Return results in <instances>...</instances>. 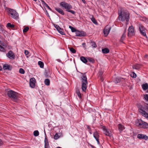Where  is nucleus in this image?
<instances>
[{
	"instance_id": "nucleus-1",
	"label": "nucleus",
	"mask_w": 148,
	"mask_h": 148,
	"mask_svg": "<svg viewBox=\"0 0 148 148\" xmlns=\"http://www.w3.org/2000/svg\"><path fill=\"white\" fill-rule=\"evenodd\" d=\"M118 18L120 21L123 22L126 21V24L128 23L130 18V14L126 10H121L119 12Z\"/></svg>"
},
{
	"instance_id": "nucleus-2",
	"label": "nucleus",
	"mask_w": 148,
	"mask_h": 148,
	"mask_svg": "<svg viewBox=\"0 0 148 148\" xmlns=\"http://www.w3.org/2000/svg\"><path fill=\"white\" fill-rule=\"evenodd\" d=\"M60 5L63 7L64 8L66 9V11L70 12L73 14H75V12L74 11L70 10L72 8V7L70 4L66 3L64 1H63L60 2Z\"/></svg>"
},
{
	"instance_id": "nucleus-3",
	"label": "nucleus",
	"mask_w": 148,
	"mask_h": 148,
	"mask_svg": "<svg viewBox=\"0 0 148 148\" xmlns=\"http://www.w3.org/2000/svg\"><path fill=\"white\" fill-rule=\"evenodd\" d=\"M86 73H82L83 75L82 77L81 81L82 82V91L84 92L86 91V85L88 82L87 80L86 76L85 75Z\"/></svg>"
},
{
	"instance_id": "nucleus-4",
	"label": "nucleus",
	"mask_w": 148,
	"mask_h": 148,
	"mask_svg": "<svg viewBox=\"0 0 148 148\" xmlns=\"http://www.w3.org/2000/svg\"><path fill=\"white\" fill-rule=\"evenodd\" d=\"M17 94L16 92L12 90L8 91L7 92L8 96L14 101H16L17 100Z\"/></svg>"
},
{
	"instance_id": "nucleus-5",
	"label": "nucleus",
	"mask_w": 148,
	"mask_h": 148,
	"mask_svg": "<svg viewBox=\"0 0 148 148\" xmlns=\"http://www.w3.org/2000/svg\"><path fill=\"white\" fill-rule=\"evenodd\" d=\"M7 11L8 13L10 14L12 17L14 19L17 18L18 15L16 11L10 8H7Z\"/></svg>"
},
{
	"instance_id": "nucleus-6",
	"label": "nucleus",
	"mask_w": 148,
	"mask_h": 148,
	"mask_svg": "<svg viewBox=\"0 0 148 148\" xmlns=\"http://www.w3.org/2000/svg\"><path fill=\"white\" fill-rule=\"evenodd\" d=\"M101 128L103 130L104 134L106 135L109 136H112L111 131L106 129L105 126L101 125Z\"/></svg>"
},
{
	"instance_id": "nucleus-7",
	"label": "nucleus",
	"mask_w": 148,
	"mask_h": 148,
	"mask_svg": "<svg viewBox=\"0 0 148 148\" xmlns=\"http://www.w3.org/2000/svg\"><path fill=\"white\" fill-rule=\"evenodd\" d=\"M146 29L142 25H140L139 26V31L141 34L143 36L145 37L146 38H147L146 33Z\"/></svg>"
},
{
	"instance_id": "nucleus-8",
	"label": "nucleus",
	"mask_w": 148,
	"mask_h": 148,
	"mask_svg": "<svg viewBox=\"0 0 148 148\" xmlns=\"http://www.w3.org/2000/svg\"><path fill=\"white\" fill-rule=\"evenodd\" d=\"M6 56L9 59H14L15 56L14 53L11 50L9 51L6 54Z\"/></svg>"
},
{
	"instance_id": "nucleus-9",
	"label": "nucleus",
	"mask_w": 148,
	"mask_h": 148,
	"mask_svg": "<svg viewBox=\"0 0 148 148\" xmlns=\"http://www.w3.org/2000/svg\"><path fill=\"white\" fill-rule=\"evenodd\" d=\"M140 120L141 122L139 121V127L145 129L148 128V123L146 122L142 121L141 120Z\"/></svg>"
},
{
	"instance_id": "nucleus-10",
	"label": "nucleus",
	"mask_w": 148,
	"mask_h": 148,
	"mask_svg": "<svg viewBox=\"0 0 148 148\" xmlns=\"http://www.w3.org/2000/svg\"><path fill=\"white\" fill-rule=\"evenodd\" d=\"M110 29V27L108 26L107 25L103 29V32L104 35L106 36H108L109 33Z\"/></svg>"
},
{
	"instance_id": "nucleus-11",
	"label": "nucleus",
	"mask_w": 148,
	"mask_h": 148,
	"mask_svg": "<svg viewBox=\"0 0 148 148\" xmlns=\"http://www.w3.org/2000/svg\"><path fill=\"white\" fill-rule=\"evenodd\" d=\"M36 79L34 77L30 79L29 82V85L32 88H34L35 86Z\"/></svg>"
},
{
	"instance_id": "nucleus-12",
	"label": "nucleus",
	"mask_w": 148,
	"mask_h": 148,
	"mask_svg": "<svg viewBox=\"0 0 148 148\" xmlns=\"http://www.w3.org/2000/svg\"><path fill=\"white\" fill-rule=\"evenodd\" d=\"M134 29L132 26H130L129 28L128 33V36L131 37L134 34Z\"/></svg>"
},
{
	"instance_id": "nucleus-13",
	"label": "nucleus",
	"mask_w": 148,
	"mask_h": 148,
	"mask_svg": "<svg viewBox=\"0 0 148 148\" xmlns=\"http://www.w3.org/2000/svg\"><path fill=\"white\" fill-rule=\"evenodd\" d=\"M93 134V136L97 141L98 144H100V143L99 139V135L97 131H96L95 132H94Z\"/></svg>"
},
{
	"instance_id": "nucleus-14",
	"label": "nucleus",
	"mask_w": 148,
	"mask_h": 148,
	"mask_svg": "<svg viewBox=\"0 0 148 148\" xmlns=\"http://www.w3.org/2000/svg\"><path fill=\"white\" fill-rule=\"evenodd\" d=\"M86 35V33L84 32H80L77 30L76 32V36H85Z\"/></svg>"
},
{
	"instance_id": "nucleus-15",
	"label": "nucleus",
	"mask_w": 148,
	"mask_h": 148,
	"mask_svg": "<svg viewBox=\"0 0 148 148\" xmlns=\"http://www.w3.org/2000/svg\"><path fill=\"white\" fill-rule=\"evenodd\" d=\"M3 68L4 70H11L12 69V66L7 64H5L3 65Z\"/></svg>"
},
{
	"instance_id": "nucleus-16",
	"label": "nucleus",
	"mask_w": 148,
	"mask_h": 148,
	"mask_svg": "<svg viewBox=\"0 0 148 148\" xmlns=\"http://www.w3.org/2000/svg\"><path fill=\"white\" fill-rule=\"evenodd\" d=\"M139 112L142 115L148 119V113L146 112L145 111L140 109Z\"/></svg>"
},
{
	"instance_id": "nucleus-17",
	"label": "nucleus",
	"mask_w": 148,
	"mask_h": 148,
	"mask_svg": "<svg viewBox=\"0 0 148 148\" xmlns=\"http://www.w3.org/2000/svg\"><path fill=\"white\" fill-rule=\"evenodd\" d=\"M139 139L147 140L148 139V136L145 135L139 134Z\"/></svg>"
},
{
	"instance_id": "nucleus-18",
	"label": "nucleus",
	"mask_w": 148,
	"mask_h": 148,
	"mask_svg": "<svg viewBox=\"0 0 148 148\" xmlns=\"http://www.w3.org/2000/svg\"><path fill=\"white\" fill-rule=\"evenodd\" d=\"M55 9L59 13L62 15H64V13L63 10L60 8H55Z\"/></svg>"
},
{
	"instance_id": "nucleus-19",
	"label": "nucleus",
	"mask_w": 148,
	"mask_h": 148,
	"mask_svg": "<svg viewBox=\"0 0 148 148\" xmlns=\"http://www.w3.org/2000/svg\"><path fill=\"white\" fill-rule=\"evenodd\" d=\"M142 87L143 90H146L148 89V84L147 83L143 84L142 85Z\"/></svg>"
},
{
	"instance_id": "nucleus-20",
	"label": "nucleus",
	"mask_w": 148,
	"mask_h": 148,
	"mask_svg": "<svg viewBox=\"0 0 148 148\" xmlns=\"http://www.w3.org/2000/svg\"><path fill=\"white\" fill-rule=\"evenodd\" d=\"M126 32V30H125L124 33L123 34L122 36L121 37V38L120 39V41L122 42H123V40L125 39V36H126V35H125V33Z\"/></svg>"
},
{
	"instance_id": "nucleus-21",
	"label": "nucleus",
	"mask_w": 148,
	"mask_h": 148,
	"mask_svg": "<svg viewBox=\"0 0 148 148\" xmlns=\"http://www.w3.org/2000/svg\"><path fill=\"white\" fill-rule=\"evenodd\" d=\"M75 92L77 95H78V97H79L80 99H81L82 95L80 93L79 90L77 88H76V89Z\"/></svg>"
},
{
	"instance_id": "nucleus-22",
	"label": "nucleus",
	"mask_w": 148,
	"mask_h": 148,
	"mask_svg": "<svg viewBox=\"0 0 148 148\" xmlns=\"http://www.w3.org/2000/svg\"><path fill=\"white\" fill-rule=\"evenodd\" d=\"M102 51L103 53L107 54L109 53L110 51L108 48H105L102 49Z\"/></svg>"
},
{
	"instance_id": "nucleus-23",
	"label": "nucleus",
	"mask_w": 148,
	"mask_h": 148,
	"mask_svg": "<svg viewBox=\"0 0 148 148\" xmlns=\"http://www.w3.org/2000/svg\"><path fill=\"white\" fill-rule=\"evenodd\" d=\"M81 60L83 63H86L87 62V60L86 58L83 56H81L80 57Z\"/></svg>"
},
{
	"instance_id": "nucleus-24",
	"label": "nucleus",
	"mask_w": 148,
	"mask_h": 148,
	"mask_svg": "<svg viewBox=\"0 0 148 148\" xmlns=\"http://www.w3.org/2000/svg\"><path fill=\"white\" fill-rule=\"evenodd\" d=\"M45 148H47L49 146V144L48 142V140L46 138H45Z\"/></svg>"
},
{
	"instance_id": "nucleus-25",
	"label": "nucleus",
	"mask_w": 148,
	"mask_h": 148,
	"mask_svg": "<svg viewBox=\"0 0 148 148\" xmlns=\"http://www.w3.org/2000/svg\"><path fill=\"white\" fill-rule=\"evenodd\" d=\"M38 64L41 68H43L44 63L43 62L41 61H39L38 62Z\"/></svg>"
},
{
	"instance_id": "nucleus-26",
	"label": "nucleus",
	"mask_w": 148,
	"mask_h": 148,
	"mask_svg": "<svg viewBox=\"0 0 148 148\" xmlns=\"http://www.w3.org/2000/svg\"><path fill=\"white\" fill-rule=\"evenodd\" d=\"M118 129L120 131H122L124 129L123 126L121 124H119L118 125Z\"/></svg>"
},
{
	"instance_id": "nucleus-27",
	"label": "nucleus",
	"mask_w": 148,
	"mask_h": 148,
	"mask_svg": "<svg viewBox=\"0 0 148 148\" xmlns=\"http://www.w3.org/2000/svg\"><path fill=\"white\" fill-rule=\"evenodd\" d=\"M42 4L43 5L45 6L46 7H47L49 10H51V9L42 0Z\"/></svg>"
},
{
	"instance_id": "nucleus-28",
	"label": "nucleus",
	"mask_w": 148,
	"mask_h": 148,
	"mask_svg": "<svg viewBox=\"0 0 148 148\" xmlns=\"http://www.w3.org/2000/svg\"><path fill=\"white\" fill-rule=\"evenodd\" d=\"M50 81L49 79H46L45 80V83L46 85L47 86L49 85L50 84Z\"/></svg>"
},
{
	"instance_id": "nucleus-29",
	"label": "nucleus",
	"mask_w": 148,
	"mask_h": 148,
	"mask_svg": "<svg viewBox=\"0 0 148 148\" xmlns=\"http://www.w3.org/2000/svg\"><path fill=\"white\" fill-rule=\"evenodd\" d=\"M121 79V78L116 77L115 79V80L114 81L116 83H118L120 82Z\"/></svg>"
},
{
	"instance_id": "nucleus-30",
	"label": "nucleus",
	"mask_w": 148,
	"mask_h": 148,
	"mask_svg": "<svg viewBox=\"0 0 148 148\" xmlns=\"http://www.w3.org/2000/svg\"><path fill=\"white\" fill-rule=\"evenodd\" d=\"M90 43L91 44V45L92 47L96 48L97 47V45L95 42L91 41Z\"/></svg>"
},
{
	"instance_id": "nucleus-31",
	"label": "nucleus",
	"mask_w": 148,
	"mask_h": 148,
	"mask_svg": "<svg viewBox=\"0 0 148 148\" xmlns=\"http://www.w3.org/2000/svg\"><path fill=\"white\" fill-rule=\"evenodd\" d=\"M87 60L90 62H91L92 63H93L95 62V60L94 59L91 58L90 57H88L87 58Z\"/></svg>"
},
{
	"instance_id": "nucleus-32",
	"label": "nucleus",
	"mask_w": 148,
	"mask_h": 148,
	"mask_svg": "<svg viewBox=\"0 0 148 148\" xmlns=\"http://www.w3.org/2000/svg\"><path fill=\"white\" fill-rule=\"evenodd\" d=\"M0 51L3 52H5L6 50L5 48L0 45Z\"/></svg>"
},
{
	"instance_id": "nucleus-33",
	"label": "nucleus",
	"mask_w": 148,
	"mask_h": 148,
	"mask_svg": "<svg viewBox=\"0 0 148 148\" xmlns=\"http://www.w3.org/2000/svg\"><path fill=\"white\" fill-rule=\"evenodd\" d=\"M139 20L143 21H146V18L145 17L139 16Z\"/></svg>"
},
{
	"instance_id": "nucleus-34",
	"label": "nucleus",
	"mask_w": 148,
	"mask_h": 148,
	"mask_svg": "<svg viewBox=\"0 0 148 148\" xmlns=\"http://www.w3.org/2000/svg\"><path fill=\"white\" fill-rule=\"evenodd\" d=\"M39 135V133L38 130L35 131L34 132V135L35 136H37Z\"/></svg>"
},
{
	"instance_id": "nucleus-35",
	"label": "nucleus",
	"mask_w": 148,
	"mask_h": 148,
	"mask_svg": "<svg viewBox=\"0 0 148 148\" xmlns=\"http://www.w3.org/2000/svg\"><path fill=\"white\" fill-rule=\"evenodd\" d=\"M58 32L61 34L62 35H65L64 32L63 31V30L61 28L60 29H59L58 30Z\"/></svg>"
},
{
	"instance_id": "nucleus-36",
	"label": "nucleus",
	"mask_w": 148,
	"mask_h": 148,
	"mask_svg": "<svg viewBox=\"0 0 148 148\" xmlns=\"http://www.w3.org/2000/svg\"><path fill=\"white\" fill-rule=\"evenodd\" d=\"M91 20L92 22L95 24H97V23L95 19V18L93 17H92L91 18Z\"/></svg>"
},
{
	"instance_id": "nucleus-37",
	"label": "nucleus",
	"mask_w": 148,
	"mask_h": 148,
	"mask_svg": "<svg viewBox=\"0 0 148 148\" xmlns=\"http://www.w3.org/2000/svg\"><path fill=\"white\" fill-rule=\"evenodd\" d=\"M29 29V27L28 26L26 27L23 29V33H25L27 32Z\"/></svg>"
},
{
	"instance_id": "nucleus-38",
	"label": "nucleus",
	"mask_w": 148,
	"mask_h": 148,
	"mask_svg": "<svg viewBox=\"0 0 148 148\" xmlns=\"http://www.w3.org/2000/svg\"><path fill=\"white\" fill-rule=\"evenodd\" d=\"M69 49L72 53H75L76 52V50L73 47L70 48Z\"/></svg>"
},
{
	"instance_id": "nucleus-39",
	"label": "nucleus",
	"mask_w": 148,
	"mask_h": 148,
	"mask_svg": "<svg viewBox=\"0 0 148 148\" xmlns=\"http://www.w3.org/2000/svg\"><path fill=\"white\" fill-rule=\"evenodd\" d=\"M7 26L8 27H10L11 28H13L14 27V25L13 24H11L10 23H8L7 24Z\"/></svg>"
},
{
	"instance_id": "nucleus-40",
	"label": "nucleus",
	"mask_w": 148,
	"mask_h": 148,
	"mask_svg": "<svg viewBox=\"0 0 148 148\" xmlns=\"http://www.w3.org/2000/svg\"><path fill=\"white\" fill-rule=\"evenodd\" d=\"M19 72L21 74H24L25 73V71L22 68H20L19 70Z\"/></svg>"
},
{
	"instance_id": "nucleus-41",
	"label": "nucleus",
	"mask_w": 148,
	"mask_h": 148,
	"mask_svg": "<svg viewBox=\"0 0 148 148\" xmlns=\"http://www.w3.org/2000/svg\"><path fill=\"white\" fill-rule=\"evenodd\" d=\"M133 78H135L136 77V75L134 72H132L130 75Z\"/></svg>"
},
{
	"instance_id": "nucleus-42",
	"label": "nucleus",
	"mask_w": 148,
	"mask_h": 148,
	"mask_svg": "<svg viewBox=\"0 0 148 148\" xmlns=\"http://www.w3.org/2000/svg\"><path fill=\"white\" fill-rule=\"evenodd\" d=\"M60 137V136H59V135H58L57 133L56 134L54 135V138L55 140H57Z\"/></svg>"
},
{
	"instance_id": "nucleus-43",
	"label": "nucleus",
	"mask_w": 148,
	"mask_h": 148,
	"mask_svg": "<svg viewBox=\"0 0 148 148\" xmlns=\"http://www.w3.org/2000/svg\"><path fill=\"white\" fill-rule=\"evenodd\" d=\"M145 99L146 101H148V95L145 94L144 95Z\"/></svg>"
},
{
	"instance_id": "nucleus-44",
	"label": "nucleus",
	"mask_w": 148,
	"mask_h": 148,
	"mask_svg": "<svg viewBox=\"0 0 148 148\" xmlns=\"http://www.w3.org/2000/svg\"><path fill=\"white\" fill-rule=\"evenodd\" d=\"M103 74V72L101 70H100L99 72V77L102 76Z\"/></svg>"
},
{
	"instance_id": "nucleus-45",
	"label": "nucleus",
	"mask_w": 148,
	"mask_h": 148,
	"mask_svg": "<svg viewBox=\"0 0 148 148\" xmlns=\"http://www.w3.org/2000/svg\"><path fill=\"white\" fill-rule=\"evenodd\" d=\"M135 125L137 126H139V120L137 119L136 121L135 122Z\"/></svg>"
},
{
	"instance_id": "nucleus-46",
	"label": "nucleus",
	"mask_w": 148,
	"mask_h": 148,
	"mask_svg": "<svg viewBox=\"0 0 148 148\" xmlns=\"http://www.w3.org/2000/svg\"><path fill=\"white\" fill-rule=\"evenodd\" d=\"M54 26L58 31V30L59 29H60V27L58 25L56 24L55 25H54Z\"/></svg>"
},
{
	"instance_id": "nucleus-47",
	"label": "nucleus",
	"mask_w": 148,
	"mask_h": 148,
	"mask_svg": "<svg viewBox=\"0 0 148 148\" xmlns=\"http://www.w3.org/2000/svg\"><path fill=\"white\" fill-rule=\"evenodd\" d=\"M71 29V31L72 32H76L77 31L75 28H74L73 27Z\"/></svg>"
},
{
	"instance_id": "nucleus-48",
	"label": "nucleus",
	"mask_w": 148,
	"mask_h": 148,
	"mask_svg": "<svg viewBox=\"0 0 148 148\" xmlns=\"http://www.w3.org/2000/svg\"><path fill=\"white\" fill-rule=\"evenodd\" d=\"M29 53V51H27L25 50V53L26 55H27Z\"/></svg>"
},
{
	"instance_id": "nucleus-49",
	"label": "nucleus",
	"mask_w": 148,
	"mask_h": 148,
	"mask_svg": "<svg viewBox=\"0 0 148 148\" xmlns=\"http://www.w3.org/2000/svg\"><path fill=\"white\" fill-rule=\"evenodd\" d=\"M133 68L134 69H138V67L137 66H133Z\"/></svg>"
},
{
	"instance_id": "nucleus-50",
	"label": "nucleus",
	"mask_w": 148,
	"mask_h": 148,
	"mask_svg": "<svg viewBox=\"0 0 148 148\" xmlns=\"http://www.w3.org/2000/svg\"><path fill=\"white\" fill-rule=\"evenodd\" d=\"M99 77V79L101 82L103 81V78L102 76Z\"/></svg>"
},
{
	"instance_id": "nucleus-51",
	"label": "nucleus",
	"mask_w": 148,
	"mask_h": 148,
	"mask_svg": "<svg viewBox=\"0 0 148 148\" xmlns=\"http://www.w3.org/2000/svg\"><path fill=\"white\" fill-rule=\"evenodd\" d=\"M86 127H87V129H88V130H89L90 129H91L90 126L88 125H87Z\"/></svg>"
},
{
	"instance_id": "nucleus-52",
	"label": "nucleus",
	"mask_w": 148,
	"mask_h": 148,
	"mask_svg": "<svg viewBox=\"0 0 148 148\" xmlns=\"http://www.w3.org/2000/svg\"><path fill=\"white\" fill-rule=\"evenodd\" d=\"M3 144L2 141L0 139V146H1Z\"/></svg>"
},
{
	"instance_id": "nucleus-53",
	"label": "nucleus",
	"mask_w": 148,
	"mask_h": 148,
	"mask_svg": "<svg viewBox=\"0 0 148 148\" xmlns=\"http://www.w3.org/2000/svg\"><path fill=\"white\" fill-rule=\"evenodd\" d=\"M90 146L92 148H95V147L92 145H90Z\"/></svg>"
},
{
	"instance_id": "nucleus-54",
	"label": "nucleus",
	"mask_w": 148,
	"mask_h": 148,
	"mask_svg": "<svg viewBox=\"0 0 148 148\" xmlns=\"http://www.w3.org/2000/svg\"><path fill=\"white\" fill-rule=\"evenodd\" d=\"M84 3H86V1L85 0H81Z\"/></svg>"
},
{
	"instance_id": "nucleus-55",
	"label": "nucleus",
	"mask_w": 148,
	"mask_h": 148,
	"mask_svg": "<svg viewBox=\"0 0 148 148\" xmlns=\"http://www.w3.org/2000/svg\"><path fill=\"white\" fill-rule=\"evenodd\" d=\"M69 28L71 29V28L73 27H72V26H69Z\"/></svg>"
},
{
	"instance_id": "nucleus-56",
	"label": "nucleus",
	"mask_w": 148,
	"mask_h": 148,
	"mask_svg": "<svg viewBox=\"0 0 148 148\" xmlns=\"http://www.w3.org/2000/svg\"><path fill=\"white\" fill-rule=\"evenodd\" d=\"M88 131L89 132H90L91 131H92V130H91V129H90L89 130H88Z\"/></svg>"
},
{
	"instance_id": "nucleus-57",
	"label": "nucleus",
	"mask_w": 148,
	"mask_h": 148,
	"mask_svg": "<svg viewBox=\"0 0 148 148\" xmlns=\"http://www.w3.org/2000/svg\"><path fill=\"white\" fill-rule=\"evenodd\" d=\"M58 60V62H61V61L59 59H58L57 60Z\"/></svg>"
},
{
	"instance_id": "nucleus-58",
	"label": "nucleus",
	"mask_w": 148,
	"mask_h": 148,
	"mask_svg": "<svg viewBox=\"0 0 148 148\" xmlns=\"http://www.w3.org/2000/svg\"><path fill=\"white\" fill-rule=\"evenodd\" d=\"M147 55H145V58H147Z\"/></svg>"
},
{
	"instance_id": "nucleus-59",
	"label": "nucleus",
	"mask_w": 148,
	"mask_h": 148,
	"mask_svg": "<svg viewBox=\"0 0 148 148\" xmlns=\"http://www.w3.org/2000/svg\"><path fill=\"white\" fill-rule=\"evenodd\" d=\"M86 45V44L85 43H84L82 44L83 45Z\"/></svg>"
},
{
	"instance_id": "nucleus-60",
	"label": "nucleus",
	"mask_w": 148,
	"mask_h": 148,
	"mask_svg": "<svg viewBox=\"0 0 148 148\" xmlns=\"http://www.w3.org/2000/svg\"><path fill=\"white\" fill-rule=\"evenodd\" d=\"M89 133H90V134H92V131H91V132H89Z\"/></svg>"
},
{
	"instance_id": "nucleus-61",
	"label": "nucleus",
	"mask_w": 148,
	"mask_h": 148,
	"mask_svg": "<svg viewBox=\"0 0 148 148\" xmlns=\"http://www.w3.org/2000/svg\"><path fill=\"white\" fill-rule=\"evenodd\" d=\"M137 138H139V134H137Z\"/></svg>"
},
{
	"instance_id": "nucleus-62",
	"label": "nucleus",
	"mask_w": 148,
	"mask_h": 148,
	"mask_svg": "<svg viewBox=\"0 0 148 148\" xmlns=\"http://www.w3.org/2000/svg\"><path fill=\"white\" fill-rule=\"evenodd\" d=\"M56 148H61L60 147H57Z\"/></svg>"
},
{
	"instance_id": "nucleus-63",
	"label": "nucleus",
	"mask_w": 148,
	"mask_h": 148,
	"mask_svg": "<svg viewBox=\"0 0 148 148\" xmlns=\"http://www.w3.org/2000/svg\"><path fill=\"white\" fill-rule=\"evenodd\" d=\"M148 89V90H147V92L148 93V89Z\"/></svg>"
}]
</instances>
